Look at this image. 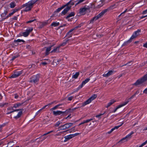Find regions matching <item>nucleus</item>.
<instances>
[{
  "label": "nucleus",
  "mask_w": 147,
  "mask_h": 147,
  "mask_svg": "<svg viewBox=\"0 0 147 147\" xmlns=\"http://www.w3.org/2000/svg\"><path fill=\"white\" fill-rule=\"evenodd\" d=\"M76 1L74 2L72 0L70 1L69 2L67 3L65 7L67 6L62 11L61 13L63 15H65L67 13L68 11H69L71 9V6H69V5L70 4L71 5H73L74 4V2H75Z\"/></svg>",
  "instance_id": "f257e3e1"
},
{
  "label": "nucleus",
  "mask_w": 147,
  "mask_h": 147,
  "mask_svg": "<svg viewBox=\"0 0 147 147\" xmlns=\"http://www.w3.org/2000/svg\"><path fill=\"white\" fill-rule=\"evenodd\" d=\"M108 10V9H106L103 10L101 12L96 16L94 17L90 21V23H93L94 21L102 17Z\"/></svg>",
  "instance_id": "f03ea898"
},
{
  "label": "nucleus",
  "mask_w": 147,
  "mask_h": 147,
  "mask_svg": "<svg viewBox=\"0 0 147 147\" xmlns=\"http://www.w3.org/2000/svg\"><path fill=\"white\" fill-rule=\"evenodd\" d=\"M23 110V109H16V110H14L13 109V110H12V111H10V110H9V111L7 113V114L8 115V114H10L11 113H12L15 111H18L20 110V111H21L19 112L18 113L17 115L16 116H14V118L15 119H17L19 118H20L22 115V111Z\"/></svg>",
  "instance_id": "7ed1b4c3"
},
{
  "label": "nucleus",
  "mask_w": 147,
  "mask_h": 147,
  "mask_svg": "<svg viewBox=\"0 0 147 147\" xmlns=\"http://www.w3.org/2000/svg\"><path fill=\"white\" fill-rule=\"evenodd\" d=\"M147 80V74L142 77L138 80L134 84V85H137L142 84Z\"/></svg>",
  "instance_id": "20e7f679"
},
{
  "label": "nucleus",
  "mask_w": 147,
  "mask_h": 147,
  "mask_svg": "<svg viewBox=\"0 0 147 147\" xmlns=\"http://www.w3.org/2000/svg\"><path fill=\"white\" fill-rule=\"evenodd\" d=\"M40 78L39 75H34L30 78L29 82L31 83H36L38 82Z\"/></svg>",
  "instance_id": "39448f33"
},
{
  "label": "nucleus",
  "mask_w": 147,
  "mask_h": 147,
  "mask_svg": "<svg viewBox=\"0 0 147 147\" xmlns=\"http://www.w3.org/2000/svg\"><path fill=\"white\" fill-rule=\"evenodd\" d=\"M68 111L66 110L64 111H54L53 113L54 115L55 116L59 115L61 116H66L67 114Z\"/></svg>",
  "instance_id": "423d86ee"
},
{
  "label": "nucleus",
  "mask_w": 147,
  "mask_h": 147,
  "mask_svg": "<svg viewBox=\"0 0 147 147\" xmlns=\"http://www.w3.org/2000/svg\"><path fill=\"white\" fill-rule=\"evenodd\" d=\"M73 123H66L59 127V128L61 130H63L68 128L72 126Z\"/></svg>",
  "instance_id": "0eeeda50"
},
{
  "label": "nucleus",
  "mask_w": 147,
  "mask_h": 147,
  "mask_svg": "<svg viewBox=\"0 0 147 147\" xmlns=\"http://www.w3.org/2000/svg\"><path fill=\"white\" fill-rule=\"evenodd\" d=\"M26 7L25 9L24 10L25 11H30L33 7L28 3L23 5L22 6V7L23 8Z\"/></svg>",
  "instance_id": "6e6552de"
},
{
  "label": "nucleus",
  "mask_w": 147,
  "mask_h": 147,
  "mask_svg": "<svg viewBox=\"0 0 147 147\" xmlns=\"http://www.w3.org/2000/svg\"><path fill=\"white\" fill-rule=\"evenodd\" d=\"M137 36L136 35L135 33H134L132 35V36L131 37V38H130L129 39V40H128L126 42H124L123 43V44L122 45V46H124L125 45H127L128 43H130V42H131L132 41V40L133 39L136 38L137 37Z\"/></svg>",
  "instance_id": "1a4fd4ad"
},
{
  "label": "nucleus",
  "mask_w": 147,
  "mask_h": 147,
  "mask_svg": "<svg viewBox=\"0 0 147 147\" xmlns=\"http://www.w3.org/2000/svg\"><path fill=\"white\" fill-rule=\"evenodd\" d=\"M23 104V103H18L16 104H15L13 105V107H8L7 108V110H13V108H16L18 107H19L22 105Z\"/></svg>",
  "instance_id": "9d476101"
},
{
  "label": "nucleus",
  "mask_w": 147,
  "mask_h": 147,
  "mask_svg": "<svg viewBox=\"0 0 147 147\" xmlns=\"http://www.w3.org/2000/svg\"><path fill=\"white\" fill-rule=\"evenodd\" d=\"M89 7L88 6L86 7L85 6L84 7L80 9L79 13L80 14L83 15L85 13L87 10H89Z\"/></svg>",
  "instance_id": "9b49d317"
},
{
  "label": "nucleus",
  "mask_w": 147,
  "mask_h": 147,
  "mask_svg": "<svg viewBox=\"0 0 147 147\" xmlns=\"http://www.w3.org/2000/svg\"><path fill=\"white\" fill-rule=\"evenodd\" d=\"M33 30L32 28H28V29H27L25 32L22 33L23 35L25 37L28 36L30 33Z\"/></svg>",
  "instance_id": "f8f14e48"
},
{
  "label": "nucleus",
  "mask_w": 147,
  "mask_h": 147,
  "mask_svg": "<svg viewBox=\"0 0 147 147\" xmlns=\"http://www.w3.org/2000/svg\"><path fill=\"white\" fill-rule=\"evenodd\" d=\"M134 133V132L133 131H131V133L127 135L125 137L123 138L119 142H123V141L125 140V141H127L131 137V135Z\"/></svg>",
  "instance_id": "ddd939ff"
},
{
  "label": "nucleus",
  "mask_w": 147,
  "mask_h": 147,
  "mask_svg": "<svg viewBox=\"0 0 147 147\" xmlns=\"http://www.w3.org/2000/svg\"><path fill=\"white\" fill-rule=\"evenodd\" d=\"M22 73L21 71H16L10 77V78H15L19 76Z\"/></svg>",
  "instance_id": "4468645a"
},
{
  "label": "nucleus",
  "mask_w": 147,
  "mask_h": 147,
  "mask_svg": "<svg viewBox=\"0 0 147 147\" xmlns=\"http://www.w3.org/2000/svg\"><path fill=\"white\" fill-rule=\"evenodd\" d=\"M129 102V100H126L122 104L119 105L114 110L113 112H115L118 109L125 105L127 104Z\"/></svg>",
  "instance_id": "2eb2a0df"
},
{
  "label": "nucleus",
  "mask_w": 147,
  "mask_h": 147,
  "mask_svg": "<svg viewBox=\"0 0 147 147\" xmlns=\"http://www.w3.org/2000/svg\"><path fill=\"white\" fill-rule=\"evenodd\" d=\"M141 92H142L141 90H137L134 94H133L131 97L130 98H129L127 100H129H129H130L131 99L133 98L134 97H135L136 96V94L137 95L138 94H139V93H140L141 94H142Z\"/></svg>",
  "instance_id": "dca6fc26"
},
{
  "label": "nucleus",
  "mask_w": 147,
  "mask_h": 147,
  "mask_svg": "<svg viewBox=\"0 0 147 147\" xmlns=\"http://www.w3.org/2000/svg\"><path fill=\"white\" fill-rule=\"evenodd\" d=\"M114 71L113 70H110L109 71L107 74H104L103 75V76L104 77H107L110 76L112 75L114 72Z\"/></svg>",
  "instance_id": "f3484780"
},
{
  "label": "nucleus",
  "mask_w": 147,
  "mask_h": 147,
  "mask_svg": "<svg viewBox=\"0 0 147 147\" xmlns=\"http://www.w3.org/2000/svg\"><path fill=\"white\" fill-rule=\"evenodd\" d=\"M123 124V123H122L121 124V125H119L115 126L114 128L112 129H111V131H108L107 132V133L108 134H111L113 131L115 129H118L119 127H120V126H122Z\"/></svg>",
  "instance_id": "a211bd4d"
},
{
  "label": "nucleus",
  "mask_w": 147,
  "mask_h": 147,
  "mask_svg": "<svg viewBox=\"0 0 147 147\" xmlns=\"http://www.w3.org/2000/svg\"><path fill=\"white\" fill-rule=\"evenodd\" d=\"M73 138V136L72 134H70L69 135L66 136L64 137L65 140H64V142H66L68 140Z\"/></svg>",
  "instance_id": "6ab92c4d"
},
{
  "label": "nucleus",
  "mask_w": 147,
  "mask_h": 147,
  "mask_svg": "<svg viewBox=\"0 0 147 147\" xmlns=\"http://www.w3.org/2000/svg\"><path fill=\"white\" fill-rule=\"evenodd\" d=\"M14 141L15 142H14L13 141H11L7 143V145L9 147H12L14 145V143H17L16 141Z\"/></svg>",
  "instance_id": "aec40b11"
},
{
  "label": "nucleus",
  "mask_w": 147,
  "mask_h": 147,
  "mask_svg": "<svg viewBox=\"0 0 147 147\" xmlns=\"http://www.w3.org/2000/svg\"><path fill=\"white\" fill-rule=\"evenodd\" d=\"M91 101V100L90 99V98H89L82 104V106H84L86 105L89 104L90 103Z\"/></svg>",
  "instance_id": "412c9836"
},
{
  "label": "nucleus",
  "mask_w": 147,
  "mask_h": 147,
  "mask_svg": "<svg viewBox=\"0 0 147 147\" xmlns=\"http://www.w3.org/2000/svg\"><path fill=\"white\" fill-rule=\"evenodd\" d=\"M115 100L113 99L110 100V101L108 103V105L106 107L108 108L112 104H113L114 102H115Z\"/></svg>",
  "instance_id": "4be33fe9"
},
{
  "label": "nucleus",
  "mask_w": 147,
  "mask_h": 147,
  "mask_svg": "<svg viewBox=\"0 0 147 147\" xmlns=\"http://www.w3.org/2000/svg\"><path fill=\"white\" fill-rule=\"evenodd\" d=\"M38 0H32L28 3L33 7L34 4Z\"/></svg>",
  "instance_id": "5701e85b"
},
{
  "label": "nucleus",
  "mask_w": 147,
  "mask_h": 147,
  "mask_svg": "<svg viewBox=\"0 0 147 147\" xmlns=\"http://www.w3.org/2000/svg\"><path fill=\"white\" fill-rule=\"evenodd\" d=\"M73 31H71V29L67 33L66 36H67L68 38L71 37L73 35V34L71 32Z\"/></svg>",
  "instance_id": "b1692460"
},
{
  "label": "nucleus",
  "mask_w": 147,
  "mask_h": 147,
  "mask_svg": "<svg viewBox=\"0 0 147 147\" xmlns=\"http://www.w3.org/2000/svg\"><path fill=\"white\" fill-rule=\"evenodd\" d=\"M54 45H52L51 46L47 48L46 50V55H48L49 54V52L51 50V48Z\"/></svg>",
  "instance_id": "393cba45"
},
{
  "label": "nucleus",
  "mask_w": 147,
  "mask_h": 147,
  "mask_svg": "<svg viewBox=\"0 0 147 147\" xmlns=\"http://www.w3.org/2000/svg\"><path fill=\"white\" fill-rule=\"evenodd\" d=\"M60 46H58L57 47H56L53 50H52L51 52V53H53V52H59V47Z\"/></svg>",
  "instance_id": "a878e982"
},
{
  "label": "nucleus",
  "mask_w": 147,
  "mask_h": 147,
  "mask_svg": "<svg viewBox=\"0 0 147 147\" xmlns=\"http://www.w3.org/2000/svg\"><path fill=\"white\" fill-rule=\"evenodd\" d=\"M75 15V13L74 12H71L69 14L66 18V19H68L70 17L73 16Z\"/></svg>",
  "instance_id": "bb28decb"
},
{
  "label": "nucleus",
  "mask_w": 147,
  "mask_h": 147,
  "mask_svg": "<svg viewBox=\"0 0 147 147\" xmlns=\"http://www.w3.org/2000/svg\"><path fill=\"white\" fill-rule=\"evenodd\" d=\"M10 7L11 8H13L16 6V4L15 2H11L10 4Z\"/></svg>",
  "instance_id": "cd10ccee"
},
{
  "label": "nucleus",
  "mask_w": 147,
  "mask_h": 147,
  "mask_svg": "<svg viewBox=\"0 0 147 147\" xmlns=\"http://www.w3.org/2000/svg\"><path fill=\"white\" fill-rule=\"evenodd\" d=\"M97 96V95L96 94H94L90 98L91 101L95 99Z\"/></svg>",
  "instance_id": "c85d7f7f"
},
{
  "label": "nucleus",
  "mask_w": 147,
  "mask_h": 147,
  "mask_svg": "<svg viewBox=\"0 0 147 147\" xmlns=\"http://www.w3.org/2000/svg\"><path fill=\"white\" fill-rule=\"evenodd\" d=\"M79 75V72H77L76 74L72 76V78L76 79L78 78V76Z\"/></svg>",
  "instance_id": "c756f323"
},
{
  "label": "nucleus",
  "mask_w": 147,
  "mask_h": 147,
  "mask_svg": "<svg viewBox=\"0 0 147 147\" xmlns=\"http://www.w3.org/2000/svg\"><path fill=\"white\" fill-rule=\"evenodd\" d=\"M59 24V22H53L51 24V26H54V27L57 26H58Z\"/></svg>",
  "instance_id": "7c9ffc66"
},
{
  "label": "nucleus",
  "mask_w": 147,
  "mask_h": 147,
  "mask_svg": "<svg viewBox=\"0 0 147 147\" xmlns=\"http://www.w3.org/2000/svg\"><path fill=\"white\" fill-rule=\"evenodd\" d=\"M65 7V5H64L63 6L59 8H58L55 11V12H58L60 11L61 10L64 8Z\"/></svg>",
  "instance_id": "2f4dec72"
},
{
  "label": "nucleus",
  "mask_w": 147,
  "mask_h": 147,
  "mask_svg": "<svg viewBox=\"0 0 147 147\" xmlns=\"http://www.w3.org/2000/svg\"><path fill=\"white\" fill-rule=\"evenodd\" d=\"M65 42H63L60 45V46H64L65 45H66L67 43H68L69 41V39H67L66 40H65Z\"/></svg>",
  "instance_id": "473e14b6"
},
{
  "label": "nucleus",
  "mask_w": 147,
  "mask_h": 147,
  "mask_svg": "<svg viewBox=\"0 0 147 147\" xmlns=\"http://www.w3.org/2000/svg\"><path fill=\"white\" fill-rule=\"evenodd\" d=\"M8 9H6L5 10V11H4V13H2L1 14V15L2 16H3V17L7 15V14L8 13Z\"/></svg>",
  "instance_id": "72a5a7b5"
},
{
  "label": "nucleus",
  "mask_w": 147,
  "mask_h": 147,
  "mask_svg": "<svg viewBox=\"0 0 147 147\" xmlns=\"http://www.w3.org/2000/svg\"><path fill=\"white\" fill-rule=\"evenodd\" d=\"M141 32V30L138 29V30L134 32V33L136 34V35L137 36H138L140 34V33Z\"/></svg>",
  "instance_id": "f704fd0d"
},
{
  "label": "nucleus",
  "mask_w": 147,
  "mask_h": 147,
  "mask_svg": "<svg viewBox=\"0 0 147 147\" xmlns=\"http://www.w3.org/2000/svg\"><path fill=\"white\" fill-rule=\"evenodd\" d=\"M81 27V26L80 24H79L77 26L75 27L74 28L72 29H71V31H74V30H76L78 28H80Z\"/></svg>",
  "instance_id": "c9c22d12"
},
{
  "label": "nucleus",
  "mask_w": 147,
  "mask_h": 147,
  "mask_svg": "<svg viewBox=\"0 0 147 147\" xmlns=\"http://www.w3.org/2000/svg\"><path fill=\"white\" fill-rule=\"evenodd\" d=\"M103 0H102L100 1L99 2L98 4V5L99 7H100L102 6L103 4Z\"/></svg>",
  "instance_id": "e433bc0d"
},
{
  "label": "nucleus",
  "mask_w": 147,
  "mask_h": 147,
  "mask_svg": "<svg viewBox=\"0 0 147 147\" xmlns=\"http://www.w3.org/2000/svg\"><path fill=\"white\" fill-rule=\"evenodd\" d=\"M25 42V41L23 40H21V39H18L17 40H14V42Z\"/></svg>",
  "instance_id": "4c0bfd02"
},
{
  "label": "nucleus",
  "mask_w": 147,
  "mask_h": 147,
  "mask_svg": "<svg viewBox=\"0 0 147 147\" xmlns=\"http://www.w3.org/2000/svg\"><path fill=\"white\" fill-rule=\"evenodd\" d=\"M90 80V79L89 78H87L85 80L83 81L82 82L83 83V84H85L86 83L88 82L89 80Z\"/></svg>",
  "instance_id": "58836bf2"
},
{
  "label": "nucleus",
  "mask_w": 147,
  "mask_h": 147,
  "mask_svg": "<svg viewBox=\"0 0 147 147\" xmlns=\"http://www.w3.org/2000/svg\"><path fill=\"white\" fill-rule=\"evenodd\" d=\"M19 55L18 54L16 55L15 56H13L12 58L11 59V60L13 61L16 58L18 57L19 56Z\"/></svg>",
  "instance_id": "ea45409f"
},
{
  "label": "nucleus",
  "mask_w": 147,
  "mask_h": 147,
  "mask_svg": "<svg viewBox=\"0 0 147 147\" xmlns=\"http://www.w3.org/2000/svg\"><path fill=\"white\" fill-rule=\"evenodd\" d=\"M46 138H47V137H44V136H43L42 137H41V136L40 137H39V138H38L36 139H35V141L36 140H37L39 138H42V140H41V141L42 142L44 140H45L46 139Z\"/></svg>",
  "instance_id": "a19ab883"
},
{
  "label": "nucleus",
  "mask_w": 147,
  "mask_h": 147,
  "mask_svg": "<svg viewBox=\"0 0 147 147\" xmlns=\"http://www.w3.org/2000/svg\"><path fill=\"white\" fill-rule=\"evenodd\" d=\"M53 132V130L51 131H49L47 133H45V134L41 136V137H42L43 136H46V135H47V134H50V133H51L52 132Z\"/></svg>",
  "instance_id": "79ce46f5"
},
{
  "label": "nucleus",
  "mask_w": 147,
  "mask_h": 147,
  "mask_svg": "<svg viewBox=\"0 0 147 147\" xmlns=\"http://www.w3.org/2000/svg\"><path fill=\"white\" fill-rule=\"evenodd\" d=\"M22 6H21V7L20 8H18V9H14L13 11V13H15L16 12L18 11H19V10H20V9H22Z\"/></svg>",
  "instance_id": "37998d69"
},
{
  "label": "nucleus",
  "mask_w": 147,
  "mask_h": 147,
  "mask_svg": "<svg viewBox=\"0 0 147 147\" xmlns=\"http://www.w3.org/2000/svg\"><path fill=\"white\" fill-rule=\"evenodd\" d=\"M147 143V140L142 143L139 147H142Z\"/></svg>",
  "instance_id": "c03bdc74"
},
{
  "label": "nucleus",
  "mask_w": 147,
  "mask_h": 147,
  "mask_svg": "<svg viewBox=\"0 0 147 147\" xmlns=\"http://www.w3.org/2000/svg\"><path fill=\"white\" fill-rule=\"evenodd\" d=\"M60 123L61 122L60 121H58L56 124H55L54 126L55 127H58L60 125Z\"/></svg>",
  "instance_id": "a18cd8bd"
},
{
  "label": "nucleus",
  "mask_w": 147,
  "mask_h": 147,
  "mask_svg": "<svg viewBox=\"0 0 147 147\" xmlns=\"http://www.w3.org/2000/svg\"><path fill=\"white\" fill-rule=\"evenodd\" d=\"M84 85V84H83V83L82 82L81 84L77 88V91L78 90L82 88L83 87Z\"/></svg>",
  "instance_id": "49530a36"
},
{
  "label": "nucleus",
  "mask_w": 147,
  "mask_h": 147,
  "mask_svg": "<svg viewBox=\"0 0 147 147\" xmlns=\"http://www.w3.org/2000/svg\"><path fill=\"white\" fill-rule=\"evenodd\" d=\"M36 19H34L33 20H29V21H27V22H26V23H31L32 22H33L35 20H36Z\"/></svg>",
  "instance_id": "de8ad7c7"
},
{
  "label": "nucleus",
  "mask_w": 147,
  "mask_h": 147,
  "mask_svg": "<svg viewBox=\"0 0 147 147\" xmlns=\"http://www.w3.org/2000/svg\"><path fill=\"white\" fill-rule=\"evenodd\" d=\"M93 120L92 119H88L84 121V123H87L88 122H89L90 121H92Z\"/></svg>",
  "instance_id": "09e8293b"
},
{
  "label": "nucleus",
  "mask_w": 147,
  "mask_h": 147,
  "mask_svg": "<svg viewBox=\"0 0 147 147\" xmlns=\"http://www.w3.org/2000/svg\"><path fill=\"white\" fill-rule=\"evenodd\" d=\"M73 96H71L67 98V100L69 101H71L72 99L74 98Z\"/></svg>",
  "instance_id": "8fccbe9b"
},
{
  "label": "nucleus",
  "mask_w": 147,
  "mask_h": 147,
  "mask_svg": "<svg viewBox=\"0 0 147 147\" xmlns=\"http://www.w3.org/2000/svg\"><path fill=\"white\" fill-rule=\"evenodd\" d=\"M14 13L13 11L12 13H9V15L7 16V18H8L10 16H11V15H13Z\"/></svg>",
  "instance_id": "3c124183"
},
{
  "label": "nucleus",
  "mask_w": 147,
  "mask_h": 147,
  "mask_svg": "<svg viewBox=\"0 0 147 147\" xmlns=\"http://www.w3.org/2000/svg\"><path fill=\"white\" fill-rule=\"evenodd\" d=\"M58 107V106H57V105L55 106V107H54L52 108L51 109L52 110H55V109H57Z\"/></svg>",
  "instance_id": "603ef678"
},
{
  "label": "nucleus",
  "mask_w": 147,
  "mask_h": 147,
  "mask_svg": "<svg viewBox=\"0 0 147 147\" xmlns=\"http://www.w3.org/2000/svg\"><path fill=\"white\" fill-rule=\"evenodd\" d=\"M80 133H76L75 134H72V135H73V137L76 136H78V135H79V134H80Z\"/></svg>",
  "instance_id": "864d4df0"
},
{
  "label": "nucleus",
  "mask_w": 147,
  "mask_h": 147,
  "mask_svg": "<svg viewBox=\"0 0 147 147\" xmlns=\"http://www.w3.org/2000/svg\"><path fill=\"white\" fill-rule=\"evenodd\" d=\"M14 95L15 98L16 99L18 97V95L17 94H15Z\"/></svg>",
  "instance_id": "5fc2aeb1"
},
{
  "label": "nucleus",
  "mask_w": 147,
  "mask_h": 147,
  "mask_svg": "<svg viewBox=\"0 0 147 147\" xmlns=\"http://www.w3.org/2000/svg\"><path fill=\"white\" fill-rule=\"evenodd\" d=\"M104 114V113L100 114L99 115H96V117H100V116H101V115H103Z\"/></svg>",
  "instance_id": "6e6d98bb"
},
{
  "label": "nucleus",
  "mask_w": 147,
  "mask_h": 147,
  "mask_svg": "<svg viewBox=\"0 0 147 147\" xmlns=\"http://www.w3.org/2000/svg\"><path fill=\"white\" fill-rule=\"evenodd\" d=\"M143 93L145 94H147V88L145 89L143 91Z\"/></svg>",
  "instance_id": "4d7b16f0"
},
{
  "label": "nucleus",
  "mask_w": 147,
  "mask_h": 147,
  "mask_svg": "<svg viewBox=\"0 0 147 147\" xmlns=\"http://www.w3.org/2000/svg\"><path fill=\"white\" fill-rule=\"evenodd\" d=\"M127 10V9H126L125 11H124V12H123V13H122L120 15H119V17H120L121 15H122L123 14L125 13V12H126Z\"/></svg>",
  "instance_id": "13d9d810"
},
{
  "label": "nucleus",
  "mask_w": 147,
  "mask_h": 147,
  "mask_svg": "<svg viewBox=\"0 0 147 147\" xmlns=\"http://www.w3.org/2000/svg\"><path fill=\"white\" fill-rule=\"evenodd\" d=\"M143 47L147 48V42L144 45Z\"/></svg>",
  "instance_id": "bf43d9fd"
},
{
  "label": "nucleus",
  "mask_w": 147,
  "mask_h": 147,
  "mask_svg": "<svg viewBox=\"0 0 147 147\" xmlns=\"http://www.w3.org/2000/svg\"><path fill=\"white\" fill-rule=\"evenodd\" d=\"M146 13H147V9H146V10L144 11L143 12V13H142L143 14H146Z\"/></svg>",
  "instance_id": "052dcab7"
},
{
  "label": "nucleus",
  "mask_w": 147,
  "mask_h": 147,
  "mask_svg": "<svg viewBox=\"0 0 147 147\" xmlns=\"http://www.w3.org/2000/svg\"><path fill=\"white\" fill-rule=\"evenodd\" d=\"M41 64L44 65H46L47 63L46 62H42L41 63Z\"/></svg>",
  "instance_id": "680f3d73"
},
{
  "label": "nucleus",
  "mask_w": 147,
  "mask_h": 147,
  "mask_svg": "<svg viewBox=\"0 0 147 147\" xmlns=\"http://www.w3.org/2000/svg\"><path fill=\"white\" fill-rule=\"evenodd\" d=\"M13 20H17V16H14L13 18H12Z\"/></svg>",
  "instance_id": "e2e57ef3"
},
{
  "label": "nucleus",
  "mask_w": 147,
  "mask_h": 147,
  "mask_svg": "<svg viewBox=\"0 0 147 147\" xmlns=\"http://www.w3.org/2000/svg\"><path fill=\"white\" fill-rule=\"evenodd\" d=\"M147 17V15H146V16H142L141 17H140V18L141 19H142L145 17Z\"/></svg>",
  "instance_id": "0e129e2a"
},
{
  "label": "nucleus",
  "mask_w": 147,
  "mask_h": 147,
  "mask_svg": "<svg viewBox=\"0 0 147 147\" xmlns=\"http://www.w3.org/2000/svg\"><path fill=\"white\" fill-rule=\"evenodd\" d=\"M147 17V15H146V16H142L141 17H140V18L141 19H142L145 17Z\"/></svg>",
  "instance_id": "69168bd1"
},
{
  "label": "nucleus",
  "mask_w": 147,
  "mask_h": 147,
  "mask_svg": "<svg viewBox=\"0 0 147 147\" xmlns=\"http://www.w3.org/2000/svg\"><path fill=\"white\" fill-rule=\"evenodd\" d=\"M84 123V121L83 122L81 123H80L79 125V126H80L82 124H83L84 123Z\"/></svg>",
  "instance_id": "338daca9"
},
{
  "label": "nucleus",
  "mask_w": 147,
  "mask_h": 147,
  "mask_svg": "<svg viewBox=\"0 0 147 147\" xmlns=\"http://www.w3.org/2000/svg\"><path fill=\"white\" fill-rule=\"evenodd\" d=\"M55 102V101H53V102H51V103H49V104H48V105L49 106V105H52V104H53V103Z\"/></svg>",
  "instance_id": "774afa93"
}]
</instances>
